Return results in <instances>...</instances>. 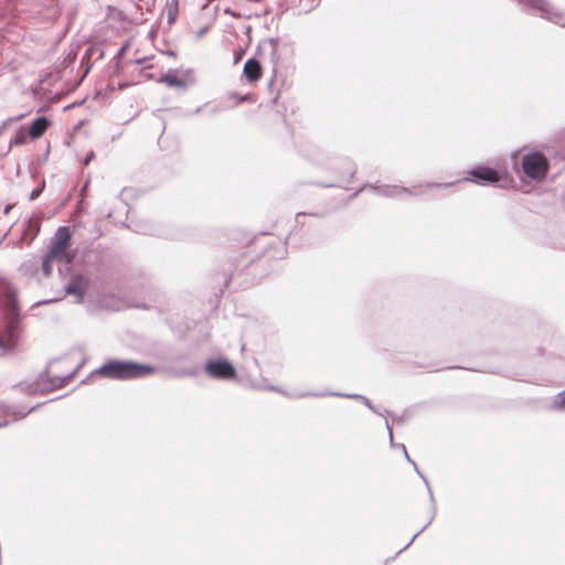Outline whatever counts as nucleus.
Here are the masks:
<instances>
[{
	"mask_svg": "<svg viewBox=\"0 0 565 565\" xmlns=\"http://www.w3.org/2000/svg\"><path fill=\"white\" fill-rule=\"evenodd\" d=\"M76 373V370H73L72 372L65 374V375H53L50 376L47 374V371H45L46 374V382H47V388L50 390H56L63 387Z\"/></svg>",
	"mask_w": 565,
	"mask_h": 565,
	"instance_id": "4468645a",
	"label": "nucleus"
},
{
	"mask_svg": "<svg viewBox=\"0 0 565 565\" xmlns=\"http://www.w3.org/2000/svg\"><path fill=\"white\" fill-rule=\"evenodd\" d=\"M551 408L556 412L565 411V390L555 396Z\"/></svg>",
	"mask_w": 565,
	"mask_h": 565,
	"instance_id": "f3484780",
	"label": "nucleus"
},
{
	"mask_svg": "<svg viewBox=\"0 0 565 565\" xmlns=\"http://www.w3.org/2000/svg\"><path fill=\"white\" fill-rule=\"evenodd\" d=\"M372 189L374 191H376V193H379L380 195H383V196H387V198H397V196H401L403 194H406V195H418L420 193V185L418 186H415L414 189H408V188H405V186H399V185H381V186H376V185H373V184H369V185H365L364 188H362L360 191L364 190V189Z\"/></svg>",
	"mask_w": 565,
	"mask_h": 565,
	"instance_id": "6e6552de",
	"label": "nucleus"
},
{
	"mask_svg": "<svg viewBox=\"0 0 565 565\" xmlns=\"http://www.w3.org/2000/svg\"><path fill=\"white\" fill-rule=\"evenodd\" d=\"M204 370L211 377L217 380H230L236 376L234 366L227 360H209Z\"/></svg>",
	"mask_w": 565,
	"mask_h": 565,
	"instance_id": "39448f33",
	"label": "nucleus"
},
{
	"mask_svg": "<svg viewBox=\"0 0 565 565\" xmlns=\"http://www.w3.org/2000/svg\"><path fill=\"white\" fill-rule=\"evenodd\" d=\"M0 349H2V350H8L9 349L1 338H0Z\"/></svg>",
	"mask_w": 565,
	"mask_h": 565,
	"instance_id": "cd10ccee",
	"label": "nucleus"
},
{
	"mask_svg": "<svg viewBox=\"0 0 565 565\" xmlns=\"http://www.w3.org/2000/svg\"><path fill=\"white\" fill-rule=\"evenodd\" d=\"M35 195H38V192L33 191V192L31 193V198H32V199H34V198H35Z\"/></svg>",
	"mask_w": 565,
	"mask_h": 565,
	"instance_id": "72a5a7b5",
	"label": "nucleus"
},
{
	"mask_svg": "<svg viewBox=\"0 0 565 565\" xmlns=\"http://www.w3.org/2000/svg\"><path fill=\"white\" fill-rule=\"evenodd\" d=\"M159 83H164L169 87H177V88H181V89H186L185 82H182L181 78H178L175 76V71L174 70H169L166 74L161 75V77L159 78Z\"/></svg>",
	"mask_w": 565,
	"mask_h": 565,
	"instance_id": "2eb2a0df",
	"label": "nucleus"
},
{
	"mask_svg": "<svg viewBox=\"0 0 565 565\" xmlns=\"http://www.w3.org/2000/svg\"><path fill=\"white\" fill-rule=\"evenodd\" d=\"M241 60V55H236L234 58V63L236 64Z\"/></svg>",
	"mask_w": 565,
	"mask_h": 565,
	"instance_id": "7c9ffc66",
	"label": "nucleus"
},
{
	"mask_svg": "<svg viewBox=\"0 0 565 565\" xmlns=\"http://www.w3.org/2000/svg\"><path fill=\"white\" fill-rule=\"evenodd\" d=\"M87 288H88V279L82 274H76L71 278L70 282L64 287V290H65V294L76 297V300H75L76 303H81L84 300Z\"/></svg>",
	"mask_w": 565,
	"mask_h": 565,
	"instance_id": "1a4fd4ad",
	"label": "nucleus"
},
{
	"mask_svg": "<svg viewBox=\"0 0 565 565\" xmlns=\"http://www.w3.org/2000/svg\"><path fill=\"white\" fill-rule=\"evenodd\" d=\"M343 161H344V163L347 166L349 180H351L353 178V175L355 174V168H354L353 163L349 159H344Z\"/></svg>",
	"mask_w": 565,
	"mask_h": 565,
	"instance_id": "4be33fe9",
	"label": "nucleus"
},
{
	"mask_svg": "<svg viewBox=\"0 0 565 565\" xmlns=\"http://www.w3.org/2000/svg\"><path fill=\"white\" fill-rule=\"evenodd\" d=\"M9 424L8 420L0 422V427L7 426Z\"/></svg>",
	"mask_w": 565,
	"mask_h": 565,
	"instance_id": "c85d7f7f",
	"label": "nucleus"
},
{
	"mask_svg": "<svg viewBox=\"0 0 565 565\" xmlns=\"http://www.w3.org/2000/svg\"><path fill=\"white\" fill-rule=\"evenodd\" d=\"M26 141V136L23 132L17 134L10 141V146L23 145Z\"/></svg>",
	"mask_w": 565,
	"mask_h": 565,
	"instance_id": "aec40b11",
	"label": "nucleus"
},
{
	"mask_svg": "<svg viewBox=\"0 0 565 565\" xmlns=\"http://www.w3.org/2000/svg\"><path fill=\"white\" fill-rule=\"evenodd\" d=\"M519 3L535 10L543 19L562 26L565 25V13L553 8L546 0H518Z\"/></svg>",
	"mask_w": 565,
	"mask_h": 565,
	"instance_id": "20e7f679",
	"label": "nucleus"
},
{
	"mask_svg": "<svg viewBox=\"0 0 565 565\" xmlns=\"http://www.w3.org/2000/svg\"><path fill=\"white\" fill-rule=\"evenodd\" d=\"M145 61H146V58H139V60H136V63L137 64H142Z\"/></svg>",
	"mask_w": 565,
	"mask_h": 565,
	"instance_id": "c756f323",
	"label": "nucleus"
},
{
	"mask_svg": "<svg viewBox=\"0 0 565 565\" xmlns=\"http://www.w3.org/2000/svg\"><path fill=\"white\" fill-rule=\"evenodd\" d=\"M93 158H94V152H89L84 160V164L87 166Z\"/></svg>",
	"mask_w": 565,
	"mask_h": 565,
	"instance_id": "393cba45",
	"label": "nucleus"
},
{
	"mask_svg": "<svg viewBox=\"0 0 565 565\" xmlns=\"http://www.w3.org/2000/svg\"><path fill=\"white\" fill-rule=\"evenodd\" d=\"M301 215H305V213H297L296 217L298 218Z\"/></svg>",
	"mask_w": 565,
	"mask_h": 565,
	"instance_id": "f704fd0d",
	"label": "nucleus"
},
{
	"mask_svg": "<svg viewBox=\"0 0 565 565\" xmlns=\"http://www.w3.org/2000/svg\"><path fill=\"white\" fill-rule=\"evenodd\" d=\"M7 300L10 305L15 306L17 303V294L12 289H8L6 292Z\"/></svg>",
	"mask_w": 565,
	"mask_h": 565,
	"instance_id": "412c9836",
	"label": "nucleus"
},
{
	"mask_svg": "<svg viewBox=\"0 0 565 565\" xmlns=\"http://www.w3.org/2000/svg\"><path fill=\"white\" fill-rule=\"evenodd\" d=\"M385 426H386V429L388 431V439H390L391 447H395L394 438H393V433H392V427H391V425L388 424L387 420H385Z\"/></svg>",
	"mask_w": 565,
	"mask_h": 565,
	"instance_id": "5701e85b",
	"label": "nucleus"
},
{
	"mask_svg": "<svg viewBox=\"0 0 565 565\" xmlns=\"http://www.w3.org/2000/svg\"><path fill=\"white\" fill-rule=\"evenodd\" d=\"M51 301H52V300H44V301H40V302H38L36 305H40V303H49V302H51Z\"/></svg>",
	"mask_w": 565,
	"mask_h": 565,
	"instance_id": "473e14b6",
	"label": "nucleus"
},
{
	"mask_svg": "<svg viewBox=\"0 0 565 565\" xmlns=\"http://www.w3.org/2000/svg\"><path fill=\"white\" fill-rule=\"evenodd\" d=\"M50 126V121L46 117L41 116L33 120L29 128V135L32 139H38L46 131Z\"/></svg>",
	"mask_w": 565,
	"mask_h": 565,
	"instance_id": "ddd939ff",
	"label": "nucleus"
},
{
	"mask_svg": "<svg viewBox=\"0 0 565 565\" xmlns=\"http://www.w3.org/2000/svg\"><path fill=\"white\" fill-rule=\"evenodd\" d=\"M36 408V406H33V407H30V408H26L22 405H14V406H11V405H1L0 406V412L4 415V416H12L13 417V420H19V419H22L24 418L26 415H29L31 412H33L34 409Z\"/></svg>",
	"mask_w": 565,
	"mask_h": 565,
	"instance_id": "9b49d317",
	"label": "nucleus"
},
{
	"mask_svg": "<svg viewBox=\"0 0 565 565\" xmlns=\"http://www.w3.org/2000/svg\"><path fill=\"white\" fill-rule=\"evenodd\" d=\"M433 185L436 188H447V186L451 185V183H446V184L434 183Z\"/></svg>",
	"mask_w": 565,
	"mask_h": 565,
	"instance_id": "bb28decb",
	"label": "nucleus"
},
{
	"mask_svg": "<svg viewBox=\"0 0 565 565\" xmlns=\"http://www.w3.org/2000/svg\"><path fill=\"white\" fill-rule=\"evenodd\" d=\"M126 47H127V45H124V46L120 49L119 54H122V53L125 52Z\"/></svg>",
	"mask_w": 565,
	"mask_h": 565,
	"instance_id": "2f4dec72",
	"label": "nucleus"
},
{
	"mask_svg": "<svg viewBox=\"0 0 565 565\" xmlns=\"http://www.w3.org/2000/svg\"><path fill=\"white\" fill-rule=\"evenodd\" d=\"M393 419L397 423V424H403L405 420H406V417L405 416H394Z\"/></svg>",
	"mask_w": 565,
	"mask_h": 565,
	"instance_id": "b1692460",
	"label": "nucleus"
},
{
	"mask_svg": "<svg viewBox=\"0 0 565 565\" xmlns=\"http://www.w3.org/2000/svg\"><path fill=\"white\" fill-rule=\"evenodd\" d=\"M71 239L70 230L67 226H61L55 232L51 239L47 253L55 256L57 260H63L66 266L72 263V257L66 253Z\"/></svg>",
	"mask_w": 565,
	"mask_h": 565,
	"instance_id": "7ed1b4c3",
	"label": "nucleus"
},
{
	"mask_svg": "<svg viewBox=\"0 0 565 565\" xmlns=\"http://www.w3.org/2000/svg\"><path fill=\"white\" fill-rule=\"evenodd\" d=\"M469 174L471 178H463L462 181L475 182L480 185L495 184L501 179L497 170L486 166H478L472 168Z\"/></svg>",
	"mask_w": 565,
	"mask_h": 565,
	"instance_id": "423d86ee",
	"label": "nucleus"
},
{
	"mask_svg": "<svg viewBox=\"0 0 565 565\" xmlns=\"http://www.w3.org/2000/svg\"><path fill=\"white\" fill-rule=\"evenodd\" d=\"M164 54H166V55H169V56H173V57H175V56H177V53H175L174 51H172V50H168V51H166V52H164Z\"/></svg>",
	"mask_w": 565,
	"mask_h": 565,
	"instance_id": "a878e982",
	"label": "nucleus"
},
{
	"mask_svg": "<svg viewBox=\"0 0 565 565\" xmlns=\"http://www.w3.org/2000/svg\"><path fill=\"white\" fill-rule=\"evenodd\" d=\"M156 372V367L134 361L110 360L92 372V375H102L110 380H136L146 377Z\"/></svg>",
	"mask_w": 565,
	"mask_h": 565,
	"instance_id": "f257e3e1",
	"label": "nucleus"
},
{
	"mask_svg": "<svg viewBox=\"0 0 565 565\" xmlns=\"http://www.w3.org/2000/svg\"><path fill=\"white\" fill-rule=\"evenodd\" d=\"M326 395H332V396H339L344 398H352L361 401L370 411H372L374 414H377L382 416L383 414L377 411V408L372 404V402L361 394H349V393H338V392H323V393H301L296 395V397H306V396H315V397H321Z\"/></svg>",
	"mask_w": 565,
	"mask_h": 565,
	"instance_id": "9d476101",
	"label": "nucleus"
},
{
	"mask_svg": "<svg viewBox=\"0 0 565 565\" xmlns=\"http://www.w3.org/2000/svg\"><path fill=\"white\" fill-rule=\"evenodd\" d=\"M264 45H265V47L269 49L270 60L276 63L278 60V55H277L278 45H279L278 39L270 38L264 42Z\"/></svg>",
	"mask_w": 565,
	"mask_h": 565,
	"instance_id": "dca6fc26",
	"label": "nucleus"
},
{
	"mask_svg": "<svg viewBox=\"0 0 565 565\" xmlns=\"http://www.w3.org/2000/svg\"><path fill=\"white\" fill-rule=\"evenodd\" d=\"M56 259L55 256H51L50 253H46L42 257V271L45 276H50L52 273V260Z\"/></svg>",
	"mask_w": 565,
	"mask_h": 565,
	"instance_id": "a211bd4d",
	"label": "nucleus"
},
{
	"mask_svg": "<svg viewBox=\"0 0 565 565\" xmlns=\"http://www.w3.org/2000/svg\"><path fill=\"white\" fill-rule=\"evenodd\" d=\"M182 75H183V78H181V79H182V82H185L186 88L196 82L195 73H194V70H192V68H188V70L183 71Z\"/></svg>",
	"mask_w": 565,
	"mask_h": 565,
	"instance_id": "6ab92c4d",
	"label": "nucleus"
},
{
	"mask_svg": "<svg viewBox=\"0 0 565 565\" xmlns=\"http://www.w3.org/2000/svg\"><path fill=\"white\" fill-rule=\"evenodd\" d=\"M243 74L248 82H256L262 75L260 63L254 57L248 58L244 64Z\"/></svg>",
	"mask_w": 565,
	"mask_h": 565,
	"instance_id": "f8f14e48",
	"label": "nucleus"
},
{
	"mask_svg": "<svg viewBox=\"0 0 565 565\" xmlns=\"http://www.w3.org/2000/svg\"><path fill=\"white\" fill-rule=\"evenodd\" d=\"M523 172L533 180H542L548 171L547 159L539 151L525 153L522 157Z\"/></svg>",
	"mask_w": 565,
	"mask_h": 565,
	"instance_id": "f03ea898",
	"label": "nucleus"
},
{
	"mask_svg": "<svg viewBox=\"0 0 565 565\" xmlns=\"http://www.w3.org/2000/svg\"><path fill=\"white\" fill-rule=\"evenodd\" d=\"M397 447H398V448H403V455L405 456L406 460H407L408 462H411V463L414 466V468H415L416 472H417V473H418V476L423 479V481H424V483H425V486H426V488H427V490H428V495H429V499H430L431 510H433V514H431L430 519L428 520V522H427V523H426V524H425V525H424V526H423V527H422L417 533H415V534L413 535V537L409 540V542H408V543H407V544H406V545L401 550V552H402L403 550H406V548H407V547H408V546L414 542V540H415V539H416V537H417V536H418V535H419L424 530H426V529L428 527V525H430V523H431V521H433V519L435 518V514H436V504H435V498H434V494H433V491H431V488H430L429 481H428V480H427V478H426V477H425V476L419 471V469H418L417 465L415 463V461H413V460L409 458V456H408V454H407V450H406L405 445H404V444H399Z\"/></svg>",
	"mask_w": 565,
	"mask_h": 565,
	"instance_id": "0eeeda50",
	"label": "nucleus"
},
{
	"mask_svg": "<svg viewBox=\"0 0 565 565\" xmlns=\"http://www.w3.org/2000/svg\"><path fill=\"white\" fill-rule=\"evenodd\" d=\"M270 390H273V391H278V388H277V387H274V386H271V387H270Z\"/></svg>",
	"mask_w": 565,
	"mask_h": 565,
	"instance_id": "c9c22d12",
	"label": "nucleus"
}]
</instances>
